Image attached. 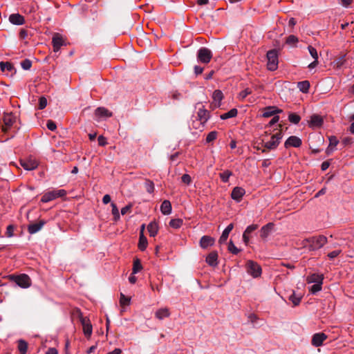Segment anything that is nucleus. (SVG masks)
<instances>
[{
    "instance_id": "53",
    "label": "nucleus",
    "mask_w": 354,
    "mask_h": 354,
    "mask_svg": "<svg viewBox=\"0 0 354 354\" xmlns=\"http://www.w3.org/2000/svg\"><path fill=\"white\" fill-rule=\"evenodd\" d=\"M46 127L50 131H55L57 128L56 124L53 120H48L46 123Z\"/></svg>"
},
{
    "instance_id": "49",
    "label": "nucleus",
    "mask_w": 354,
    "mask_h": 354,
    "mask_svg": "<svg viewBox=\"0 0 354 354\" xmlns=\"http://www.w3.org/2000/svg\"><path fill=\"white\" fill-rule=\"evenodd\" d=\"M308 49L309 53L312 56V57L314 59H318V54H317V50L311 46H309L308 47Z\"/></svg>"
},
{
    "instance_id": "59",
    "label": "nucleus",
    "mask_w": 354,
    "mask_h": 354,
    "mask_svg": "<svg viewBox=\"0 0 354 354\" xmlns=\"http://www.w3.org/2000/svg\"><path fill=\"white\" fill-rule=\"evenodd\" d=\"M55 192L57 198L63 197L66 194V192L64 189H56Z\"/></svg>"
},
{
    "instance_id": "32",
    "label": "nucleus",
    "mask_w": 354,
    "mask_h": 354,
    "mask_svg": "<svg viewBox=\"0 0 354 354\" xmlns=\"http://www.w3.org/2000/svg\"><path fill=\"white\" fill-rule=\"evenodd\" d=\"M28 343L24 339L18 340V350L20 354H26Z\"/></svg>"
},
{
    "instance_id": "63",
    "label": "nucleus",
    "mask_w": 354,
    "mask_h": 354,
    "mask_svg": "<svg viewBox=\"0 0 354 354\" xmlns=\"http://www.w3.org/2000/svg\"><path fill=\"white\" fill-rule=\"evenodd\" d=\"M257 317L256 315L254 314H250L249 316H248V319L249 321L252 323V324H254L256 320L257 319Z\"/></svg>"
},
{
    "instance_id": "61",
    "label": "nucleus",
    "mask_w": 354,
    "mask_h": 354,
    "mask_svg": "<svg viewBox=\"0 0 354 354\" xmlns=\"http://www.w3.org/2000/svg\"><path fill=\"white\" fill-rule=\"evenodd\" d=\"M352 0H339L340 4L345 8H348Z\"/></svg>"
},
{
    "instance_id": "48",
    "label": "nucleus",
    "mask_w": 354,
    "mask_h": 354,
    "mask_svg": "<svg viewBox=\"0 0 354 354\" xmlns=\"http://www.w3.org/2000/svg\"><path fill=\"white\" fill-rule=\"evenodd\" d=\"M120 303L122 306H127L130 303V298L127 297L124 294L120 293Z\"/></svg>"
},
{
    "instance_id": "56",
    "label": "nucleus",
    "mask_w": 354,
    "mask_h": 354,
    "mask_svg": "<svg viewBox=\"0 0 354 354\" xmlns=\"http://www.w3.org/2000/svg\"><path fill=\"white\" fill-rule=\"evenodd\" d=\"M342 142L344 146L350 145L353 143V139L351 137H345L342 139Z\"/></svg>"
},
{
    "instance_id": "58",
    "label": "nucleus",
    "mask_w": 354,
    "mask_h": 354,
    "mask_svg": "<svg viewBox=\"0 0 354 354\" xmlns=\"http://www.w3.org/2000/svg\"><path fill=\"white\" fill-rule=\"evenodd\" d=\"M14 227L12 225H10L7 227L6 229V235L8 237H11L13 236Z\"/></svg>"
},
{
    "instance_id": "64",
    "label": "nucleus",
    "mask_w": 354,
    "mask_h": 354,
    "mask_svg": "<svg viewBox=\"0 0 354 354\" xmlns=\"http://www.w3.org/2000/svg\"><path fill=\"white\" fill-rule=\"evenodd\" d=\"M46 354H58V352L56 348H50L47 351Z\"/></svg>"
},
{
    "instance_id": "28",
    "label": "nucleus",
    "mask_w": 354,
    "mask_h": 354,
    "mask_svg": "<svg viewBox=\"0 0 354 354\" xmlns=\"http://www.w3.org/2000/svg\"><path fill=\"white\" fill-rule=\"evenodd\" d=\"M301 294H297L295 291H292L291 295L288 297V299L293 304V305L298 306L302 298Z\"/></svg>"
},
{
    "instance_id": "15",
    "label": "nucleus",
    "mask_w": 354,
    "mask_h": 354,
    "mask_svg": "<svg viewBox=\"0 0 354 354\" xmlns=\"http://www.w3.org/2000/svg\"><path fill=\"white\" fill-rule=\"evenodd\" d=\"M45 224L46 221L44 220H41L38 223H31L28 227V231L31 234H35L39 232Z\"/></svg>"
},
{
    "instance_id": "23",
    "label": "nucleus",
    "mask_w": 354,
    "mask_h": 354,
    "mask_svg": "<svg viewBox=\"0 0 354 354\" xmlns=\"http://www.w3.org/2000/svg\"><path fill=\"white\" fill-rule=\"evenodd\" d=\"M324 277L322 274H313L308 277L307 281L309 283H323Z\"/></svg>"
},
{
    "instance_id": "20",
    "label": "nucleus",
    "mask_w": 354,
    "mask_h": 354,
    "mask_svg": "<svg viewBox=\"0 0 354 354\" xmlns=\"http://www.w3.org/2000/svg\"><path fill=\"white\" fill-rule=\"evenodd\" d=\"M9 21L11 24L18 26L23 25L25 22L24 17L18 13L10 15Z\"/></svg>"
},
{
    "instance_id": "7",
    "label": "nucleus",
    "mask_w": 354,
    "mask_h": 354,
    "mask_svg": "<svg viewBox=\"0 0 354 354\" xmlns=\"http://www.w3.org/2000/svg\"><path fill=\"white\" fill-rule=\"evenodd\" d=\"M21 166L27 171H32L38 167V162L35 158L29 157L25 160H20Z\"/></svg>"
},
{
    "instance_id": "30",
    "label": "nucleus",
    "mask_w": 354,
    "mask_h": 354,
    "mask_svg": "<svg viewBox=\"0 0 354 354\" xmlns=\"http://www.w3.org/2000/svg\"><path fill=\"white\" fill-rule=\"evenodd\" d=\"M297 88L299 89V91L304 93H308L309 88H310V83L308 81H301L297 83Z\"/></svg>"
},
{
    "instance_id": "4",
    "label": "nucleus",
    "mask_w": 354,
    "mask_h": 354,
    "mask_svg": "<svg viewBox=\"0 0 354 354\" xmlns=\"http://www.w3.org/2000/svg\"><path fill=\"white\" fill-rule=\"evenodd\" d=\"M282 133L280 131L272 135L270 140L263 143L264 149H262L261 151L265 153L267 149L274 150L277 149L280 143L281 140L282 139Z\"/></svg>"
},
{
    "instance_id": "6",
    "label": "nucleus",
    "mask_w": 354,
    "mask_h": 354,
    "mask_svg": "<svg viewBox=\"0 0 354 354\" xmlns=\"http://www.w3.org/2000/svg\"><path fill=\"white\" fill-rule=\"evenodd\" d=\"M212 57V51L205 48H201L197 52V60L203 64H208Z\"/></svg>"
},
{
    "instance_id": "36",
    "label": "nucleus",
    "mask_w": 354,
    "mask_h": 354,
    "mask_svg": "<svg viewBox=\"0 0 354 354\" xmlns=\"http://www.w3.org/2000/svg\"><path fill=\"white\" fill-rule=\"evenodd\" d=\"M183 220L180 218H174L169 221V226L178 229L180 228L183 225Z\"/></svg>"
},
{
    "instance_id": "60",
    "label": "nucleus",
    "mask_w": 354,
    "mask_h": 354,
    "mask_svg": "<svg viewBox=\"0 0 354 354\" xmlns=\"http://www.w3.org/2000/svg\"><path fill=\"white\" fill-rule=\"evenodd\" d=\"M279 120V117L278 115H274V117L272 118V120L269 122L268 125L272 126L277 123Z\"/></svg>"
},
{
    "instance_id": "24",
    "label": "nucleus",
    "mask_w": 354,
    "mask_h": 354,
    "mask_svg": "<svg viewBox=\"0 0 354 354\" xmlns=\"http://www.w3.org/2000/svg\"><path fill=\"white\" fill-rule=\"evenodd\" d=\"M169 315L170 313L167 308H160L155 313V317L160 320L167 318Z\"/></svg>"
},
{
    "instance_id": "3",
    "label": "nucleus",
    "mask_w": 354,
    "mask_h": 354,
    "mask_svg": "<svg viewBox=\"0 0 354 354\" xmlns=\"http://www.w3.org/2000/svg\"><path fill=\"white\" fill-rule=\"evenodd\" d=\"M245 270L247 273L254 279L260 277L262 274L261 266L252 260L247 261Z\"/></svg>"
},
{
    "instance_id": "21",
    "label": "nucleus",
    "mask_w": 354,
    "mask_h": 354,
    "mask_svg": "<svg viewBox=\"0 0 354 354\" xmlns=\"http://www.w3.org/2000/svg\"><path fill=\"white\" fill-rule=\"evenodd\" d=\"M234 225L232 223L229 224L226 228L223 231L221 236L219 238L218 242L220 244H224L229 236V234L232 230Z\"/></svg>"
},
{
    "instance_id": "54",
    "label": "nucleus",
    "mask_w": 354,
    "mask_h": 354,
    "mask_svg": "<svg viewBox=\"0 0 354 354\" xmlns=\"http://www.w3.org/2000/svg\"><path fill=\"white\" fill-rule=\"evenodd\" d=\"M338 143H339V140H337V138L335 136L330 137V138H329V145L330 147H333L335 148V147L337 145Z\"/></svg>"
},
{
    "instance_id": "12",
    "label": "nucleus",
    "mask_w": 354,
    "mask_h": 354,
    "mask_svg": "<svg viewBox=\"0 0 354 354\" xmlns=\"http://www.w3.org/2000/svg\"><path fill=\"white\" fill-rule=\"evenodd\" d=\"M326 338L327 336L324 333H315L312 338V344L315 347L320 346Z\"/></svg>"
},
{
    "instance_id": "35",
    "label": "nucleus",
    "mask_w": 354,
    "mask_h": 354,
    "mask_svg": "<svg viewBox=\"0 0 354 354\" xmlns=\"http://www.w3.org/2000/svg\"><path fill=\"white\" fill-rule=\"evenodd\" d=\"M0 68L3 72H6V71L11 72L14 69V67L12 65V64H10L9 62H0Z\"/></svg>"
},
{
    "instance_id": "37",
    "label": "nucleus",
    "mask_w": 354,
    "mask_h": 354,
    "mask_svg": "<svg viewBox=\"0 0 354 354\" xmlns=\"http://www.w3.org/2000/svg\"><path fill=\"white\" fill-rule=\"evenodd\" d=\"M232 175V171L225 170L223 173L219 174V176L223 183H227L230 177Z\"/></svg>"
},
{
    "instance_id": "29",
    "label": "nucleus",
    "mask_w": 354,
    "mask_h": 354,
    "mask_svg": "<svg viewBox=\"0 0 354 354\" xmlns=\"http://www.w3.org/2000/svg\"><path fill=\"white\" fill-rule=\"evenodd\" d=\"M147 230L151 236H155L158 232V226L156 222H151L147 226Z\"/></svg>"
},
{
    "instance_id": "10",
    "label": "nucleus",
    "mask_w": 354,
    "mask_h": 354,
    "mask_svg": "<svg viewBox=\"0 0 354 354\" xmlns=\"http://www.w3.org/2000/svg\"><path fill=\"white\" fill-rule=\"evenodd\" d=\"M245 194V190L241 187H235L231 193V197L236 202H240Z\"/></svg>"
},
{
    "instance_id": "43",
    "label": "nucleus",
    "mask_w": 354,
    "mask_h": 354,
    "mask_svg": "<svg viewBox=\"0 0 354 354\" xmlns=\"http://www.w3.org/2000/svg\"><path fill=\"white\" fill-rule=\"evenodd\" d=\"M111 205L112 207V214L113 215L114 219L117 221L120 218L119 210L114 203H111Z\"/></svg>"
},
{
    "instance_id": "8",
    "label": "nucleus",
    "mask_w": 354,
    "mask_h": 354,
    "mask_svg": "<svg viewBox=\"0 0 354 354\" xmlns=\"http://www.w3.org/2000/svg\"><path fill=\"white\" fill-rule=\"evenodd\" d=\"M80 320L83 327L84 335L87 337H90L92 334L93 328L89 319L86 317H83L81 315L80 317Z\"/></svg>"
},
{
    "instance_id": "11",
    "label": "nucleus",
    "mask_w": 354,
    "mask_h": 354,
    "mask_svg": "<svg viewBox=\"0 0 354 354\" xmlns=\"http://www.w3.org/2000/svg\"><path fill=\"white\" fill-rule=\"evenodd\" d=\"M301 140L297 136H290L286 141L285 142L284 146L286 148H288L290 147H299L301 145Z\"/></svg>"
},
{
    "instance_id": "47",
    "label": "nucleus",
    "mask_w": 354,
    "mask_h": 354,
    "mask_svg": "<svg viewBox=\"0 0 354 354\" xmlns=\"http://www.w3.org/2000/svg\"><path fill=\"white\" fill-rule=\"evenodd\" d=\"M21 66L24 70H29L32 66V62L30 60L26 59L21 62Z\"/></svg>"
},
{
    "instance_id": "22",
    "label": "nucleus",
    "mask_w": 354,
    "mask_h": 354,
    "mask_svg": "<svg viewBox=\"0 0 354 354\" xmlns=\"http://www.w3.org/2000/svg\"><path fill=\"white\" fill-rule=\"evenodd\" d=\"M95 116L99 118H109L112 115V113L104 107H98L95 109Z\"/></svg>"
},
{
    "instance_id": "19",
    "label": "nucleus",
    "mask_w": 354,
    "mask_h": 354,
    "mask_svg": "<svg viewBox=\"0 0 354 354\" xmlns=\"http://www.w3.org/2000/svg\"><path fill=\"white\" fill-rule=\"evenodd\" d=\"M282 112L281 109H279L275 106H267L265 108L262 116L263 118H269L274 115L276 113Z\"/></svg>"
},
{
    "instance_id": "40",
    "label": "nucleus",
    "mask_w": 354,
    "mask_h": 354,
    "mask_svg": "<svg viewBox=\"0 0 354 354\" xmlns=\"http://www.w3.org/2000/svg\"><path fill=\"white\" fill-rule=\"evenodd\" d=\"M142 269V266L139 259L133 261V274H136Z\"/></svg>"
},
{
    "instance_id": "14",
    "label": "nucleus",
    "mask_w": 354,
    "mask_h": 354,
    "mask_svg": "<svg viewBox=\"0 0 354 354\" xmlns=\"http://www.w3.org/2000/svg\"><path fill=\"white\" fill-rule=\"evenodd\" d=\"M215 243V239L209 236H203L200 240V246L203 249L212 246Z\"/></svg>"
},
{
    "instance_id": "2",
    "label": "nucleus",
    "mask_w": 354,
    "mask_h": 354,
    "mask_svg": "<svg viewBox=\"0 0 354 354\" xmlns=\"http://www.w3.org/2000/svg\"><path fill=\"white\" fill-rule=\"evenodd\" d=\"M197 109L198 111L196 121L193 122V127L196 129H199L201 131L206 122L209 119L210 113L207 109H205L202 104H198Z\"/></svg>"
},
{
    "instance_id": "52",
    "label": "nucleus",
    "mask_w": 354,
    "mask_h": 354,
    "mask_svg": "<svg viewBox=\"0 0 354 354\" xmlns=\"http://www.w3.org/2000/svg\"><path fill=\"white\" fill-rule=\"evenodd\" d=\"M182 182L186 185H189L192 182V178L189 174H183L181 177Z\"/></svg>"
},
{
    "instance_id": "50",
    "label": "nucleus",
    "mask_w": 354,
    "mask_h": 354,
    "mask_svg": "<svg viewBox=\"0 0 354 354\" xmlns=\"http://www.w3.org/2000/svg\"><path fill=\"white\" fill-rule=\"evenodd\" d=\"M47 106V100L45 97H41L39 99V109L42 110Z\"/></svg>"
},
{
    "instance_id": "57",
    "label": "nucleus",
    "mask_w": 354,
    "mask_h": 354,
    "mask_svg": "<svg viewBox=\"0 0 354 354\" xmlns=\"http://www.w3.org/2000/svg\"><path fill=\"white\" fill-rule=\"evenodd\" d=\"M97 141L100 146H105L107 145L106 138L103 136H100L97 138Z\"/></svg>"
},
{
    "instance_id": "46",
    "label": "nucleus",
    "mask_w": 354,
    "mask_h": 354,
    "mask_svg": "<svg viewBox=\"0 0 354 354\" xmlns=\"http://www.w3.org/2000/svg\"><path fill=\"white\" fill-rule=\"evenodd\" d=\"M228 250L232 253L233 254H237L240 250L238 249L235 245L233 243V242L232 241H230L229 244H228Z\"/></svg>"
},
{
    "instance_id": "13",
    "label": "nucleus",
    "mask_w": 354,
    "mask_h": 354,
    "mask_svg": "<svg viewBox=\"0 0 354 354\" xmlns=\"http://www.w3.org/2000/svg\"><path fill=\"white\" fill-rule=\"evenodd\" d=\"M52 43L53 50L55 52H58L61 46H62L64 44L62 37L59 33H56L53 35L52 39Z\"/></svg>"
},
{
    "instance_id": "16",
    "label": "nucleus",
    "mask_w": 354,
    "mask_h": 354,
    "mask_svg": "<svg viewBox=\"0 0 354 354\" xmlns=\"http://www.w3.org/2000/svg\"><path fill=\"white\" fill-rule=\"evenodd\" d=\"M206 263L212 266L216 267L218 265V253L216 251L211 252L206 257Z\"/></svg>"
},
{
    "instance_id": "39",
    "label": "nucleus",
    "mask_w": 354,
    "mask_h": 354,
    "mask_svg": "<svg viewBox=\"0 0 354 354\" xmlns=\"http://www.w3.org/2000/svg\"><path fill=\"white\" fill-rule=\"evenodd\" d=\"M288 120L291 123L297 124L299 122L301 118L296 113H290L288 115Z\"/></svg>"
},
{
    "instance_id": "62",
    "label": "nucleus",
    "mask_w": 354,
    "mask_h": 354,
    "mask_svg": "<svg viewBox=\"0 0 354 354\" xmlns=\"http://www.w3.org/2000/svg\"><path fill=\"white\" fill-rule=\"evenodd\" d=\"M203 68L199 66H194V73L196 75H200L203 73Z\"/></svg>"
},
{
    "instance_id": "33",
    "label": "nucleus",
    "mask_w": 354,
    "mask_h": 354,
    "mask_svg": "<svg viewBox=\"0 0 354 354\" xmlns=\"http://www.w3.org/2000/svg\"><path fill=\"white\" fill-rule=\"evenodd\" d=\"M237 113H238V111H237L236 109H232L227 113H225L223 115H221V118L222 120H226L228 118H234V117L236 116Z\"/></svg>"
},
{
    "instance_id": "55",
    "label": "nucleus",
    "mask_w": 354,
    "mask_h": 354,
    "mask_svg": "<svg viewBox=\"0 0 354 354\" xmlns=\"http://www.w3.org/2000/svg\"><path fill=\"white\" fill-rule=\"evenodd\" d=\"M341 252H342V251L340 250H334V251L329 252L328 254V257L329 259H333L335 257H337Z\"/></svg>"
},
{
    "instance_id": "27",
    "label": "nucleus",
    "mask_w": 354,
    "mask_h": 354,
    "mask_svg": "<svg viewBox=\"0 0 354 354\" xmlns=\"http://www.w3.org/2000/svg\"><path fill=\"white\" fill-rule=\"evenodd\" d=\"M223 97V93L220 90H215L212 95L213 100L215 103V106H220L221 102Z\"/></svg>"
},
{
    "instance_id": "25",
    "label": "nucleus",
    "mask_w": 354,
    "mask_h": 354,
    "mask_svg": "<svg viewBox=\"0 0 354 354\" xmlns=\"http://www.w3.org/2000/svg\"><path fill=\"white\" fill-rule=\"evenodd\" d=\"M160 211L164 215H169L171 212V203L165 200L160 205Z\"/></svg>"
},
{
    "instance_id": "45",
    "label": "nucleus",
    "mask_w": 354,
    "mask_h": 354,
    "mask_svg": "<svg viewBox=\"0 0 354 354\" xmlns=\"http://www.w3.org/2000/svg\"><path fill=\"white\" fill-rule=\"evenodd\" d=\"M217 138V132L215 131L209 132L206 137V142L209 143L215 140Z\"/></svg>"
},
{
    "instance_id": "42",
    "label": "nucleus",
    "mask_w": 354,
    "mask_h": 354,
    "mask_svg": "<svg viewBox=\"0 0 354 354\" xmlns=\"http://www.w3.org/2000/svg\"><path fill=\"white\" fill-rule=\"evenodd\" d=\"M322 283H315L310 287V291L313 295H315L317 292L322 290Z\"/></svg>"
},
{
    "instance_id": "31",
    "label": "nucleus",
    "mask_w": 354,
    "mask_h": 354,
    "mask_svg": "<svg viewBox=\"0 0 354 354\" xmlns=\"http://www.w3.org/2000/svg\"><path fill=\"white\" fill-rule=\"evenodd\" d=\"M147 239L145 236V235L142 231V232H140V234L138 247L141 251H144L147 248Z\"/></svg>"
},
{
    "instance_id": "18",
    "label": "nucleus",
    "mask_w": 354,
    "mask_h": 354,
    "mask_svg": "<svg viewBox=\"0 0 354 354\" xmlns=\"http://www.w3.org/2000/svg\"><path fill=\"white\" fill-rule=\"evenodd\" d=\"M274 227L272 223H268L263 226L260 230V236L262 239H266L272 232Z\"/></svg>"
},
{
    "instance_id": "9",
    "label": "nucleus",
    "mask_w": 354,
    "mask_h": 354,
    "mask_svg": "<svg viewBox=\"0 0 354 354\" xmlns=\"http://www.w3.org/2000/svg\"><path fill=\"white\" fill-rule=\"evenodd\" d=\"M15 281L19 287L22 288H27L30 286V279L26 274L17 276L15 277Z\"/></svg>"
},
{
    "instance_id": "1",
    "label": "nucleus",
    "mask_w": 354,
    "mask_h": 354,
    "mask_svg": "<svg viewBox=\"0 0 354 354\" xmlns=\"http://www.w3.org/2000/svg\"><path fill=\"white\" fill-rule=\"evenodd\" d=\"M328 242V239L324 235L311 236L302 241V246L308 251H316L322 248Z\"/></svg>"
},
{
    "instance_id": "51",
    "label": "nucleus",
    "mask_w": 354,
    "mask_h": 354,
    "mask_svg": "<svg viewBox=\"0 0 354 354\" xmlns=\"http://www.w3.org/2000/svg\"><path fill=\"white\" fill-rule=\"evenodd\" d=\"M258 228V225L257 224H252L249 226H248L244 231V233L247 234H250L252 232H253L254 230H256Z\"/></svg>"
},
{
    "instance_id": "41",
    "label": "nucleus",
    "mask_w": 354,
    "mask_h": 354,
    "mask_svg": "<svg viewBox=\"0 0 354 354\" xmlns=\"http://www.w3.org/2000/svg\"><path fill=\"white\" fill-rule=\"evenodd\" d=\"M298 42V38L293 35H289L286 39V44L290 46H295L296 44Z\"/></svg>"
},
{
    "instance_id": "5",
    "label": "nucleus",
    "mask_w": 354,
    "mask_h": 354,
    "mask_svg": "<svg viewBox=\"0 0 354 354\" xmlns=\"http://www.w3.org/2000/svg\"><path fill=\"white\" fill-rule=\"evenodd\" d=\"M268 68L271 71H274L278 66V53L275 49L270 50L267 53Z\"/></svg>"
},
{
    "instance_id": "17",
    "label": "nucleus",
    "mask_w": 354,
    "mask_h": 354,
    "mask_svg": "<svg viewBox=\"0 0 354 354\" xmlns=\"http://www.w3.org/2000/svg\"><path fill=\"white\" fill-rule=\"evenodd\" d=\"M323 119L322 118L317 114H314L310 117V120L309 121V126L311 128H317L322 125Z\"/></svg>"
},
{
    "instance_id": "26",
    "label": "nucleus",
    "mask_w": 354,
    "mask_h": 354,
    "mask_svg": "<svg viewBox=\"0 0 354 354\" xmlns=\"http://www.w3.org/2000/svg\"><path fill=\"white\" fill-rule=\"evenodd\" d=\"M55 198H57L55 192V190H52V191H49V192L45 193L42 196V197L41 198V201L42 203H48V202H50Z\"/></svg>"
},
{
    "instance_id": "34",
    "label": "nucleus",
    "mask_w": 354,
    "mask_h": 354,
    "mask_svg": "<svg viewBox=\"0 0 354 354\" xmlns=\"http://www.w3.org/2000/svg\"><path fill=\"white\" fill-rule=\"evenodd\" d=\"M3 122L6 127H11L15 122V118L10 114H7L3 117Z\"/></svg>"
},
{
    "instance_id": "38",
    "label": "nucleus",
    "mask_w": 354,
    "mask_h": 354,
    "mask_svg": "<svg viewBox=\"0 0 354 354\" xmlns=\"http://www.w3.org/2000/svg\"><path fill=\"white\" fill-rule=\"evenodd\" d=\"M145 186L146 188V191L148 193L151 194L154 192V183L151 180H146L145 183Z\"/></svg>"
},
{
    "instance_id": "44",
    "label": "nucleus",
    "mask_w": 354,
    "mask_h": 354,
    "mask_svg": "<svg viewBox=\"0 0 354 354\" xmlns=\"http://www.w3.org/2000/svg\"><path fill=\"white\" fill-rule=\"evenodd\" d=\"M252 93V91L247 88L245 89H244L243 91H241L239 94V99L241 100H244L248 95L251 94Z\"/></svg>"
}]
</instances>
